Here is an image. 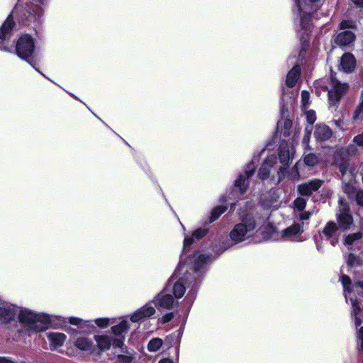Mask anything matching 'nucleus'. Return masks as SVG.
I'll return each instance as SVG.
<instances>
[{
    "label": "nucleus",
    "instance_id": "423d86ee",
    "mask_svg": "<svg viewBox=\"0 0 363 363\" xmlns=\"http://www.w3.org/2000/svg\"><path fill=\"white\" fill-rule=\"evenodd\" d=\"M240 223L236 224L230 233V239L235 243L242 242L250 237L256 228V221L254 216L248 213L240 215Z\"/></svg>",
    "mask_w": 363,
    "mask_h": 363
},
{
    "label": "nucleus",
    "instance_id": "e433bc0d",
    "mask_svg": "<svg viewBox=\"0 0 363 363\" xmlns=\"http://www.w3.org/2000/svg\"><path fill=\"white\" fill-rule=\"evenodd\" d=\"M337 214H350L348 203L342 199L339 200V213Z\"/></svg>",
    "mask_w": 363,
    "mask_h": 363
},
{
    "label": "nucleus",
    "instance_id": "bf43d9fd",
    "mask_svg": "<svg viewBox=\"0 0 363 363\" xmlns=\"http://www.w3.org/2000/svg\"><path fill=\"white\" fill-rule=\"evenodd\" d=\"M360 226H361L362 230H363V219H362L360 220Z\"/></svg>",
    "mask_w": 363,
    "mask_h": 363
},
{
    "label": "nucleus",
    "instance_id": "58836bf2",
    "mask_svg": "<svg viewBox=\"0 0 363 363\" xmlns=\"http://www.w3.org/2000/svg\"><path fill=\"white\" fill-rule=\"evenodd\" d=\"M294 208L299 211H303L306 206V201L305 199L298 197L294 201Z\"/></svg>",
    "mask_w": 363,
    "mask_h": 363
},
{
    "label": "nucleus",
    "instance_id": "aec40b11",
    "mask_svg": "<svg viewBox=\"0 0 363 363\" xmlns=\"http://www.w3.org/2000/svg\"><path fill=\"white\" fill-rule=\"evenodd\" d=\"M332 136V131L330 128L325 124L317 125L314 131V137L317 140L325 141Z\"/></svg>",
    "mask_w": 363,
    "mask_h": 363
},
{
    "label": "nucleus",
    "instance_id": "f704fd0d",
    "mask_svg": "<svg viewBox=\"0 0 363 363\" xmlns=\"http://www.w3.org/2000/svg\"><path fill=\"white\" fill-rule=\"evenodd\" d=\"M332 125H335L340 130H346L348 129V124L341 118L333 119L330 121Z\"/></svg>",
    "mask_w": 363,
    "mask_h": 363
},
{
    "label": "nucleus",
    "instance_id": "9b49d317",
    "mask_svg": "<svg viewBox=\"0 0 363 363\" xmlns=\"http://www.w3.org/2000/svg\"><path fill=\"white\" fill-rule=\"evenodd\" d=\"M19 311L11 303L0 299V325H5L13 320Z\"/></svg>",
    "mask_w": 363,
    "mask_h": 363
},
{
    "label": "nucleus",
    "instance_id": "79ce46f5",
    "mask_svg": "<svg viewBox=\"0 0 363 363\" xmlns=\"http://www.w3.org/2000/svg\"><path fill=\"white\" fill-rule=\"evenodd\" d=\"M95 324L99 328H105L109 325V319L106 318H97L94 320Z\"/></svg>",
    "mask_w": 363,
    "mask_h": 363
},
{
    "label": "nucleus",
    "instance_id": "49530a36",
    "mask_svg": "<svg viewBox=\"0 0 363 363\" xmlns=\"http://www.w3.org/2000/svg\"><path fill=\"white\" fill-rule=\"evenodd\" d=\"M301 213L298 215V218L301 221L307 220L311 216V213L310 211H300Z\"/></svg>",
    "mask_w": 363,
    "mask_h": 363
},
{
    "label": "nucleus",
    "instance_id": "c85d7f7f",
    "mask_svg": "<svg viewBox=\"0 0 363 363\" xmlns=\"http://www.w3.org/2000/svg\"><path fill=\"white\" fill-rule=\"evenodd\" d=\"M163 343V340L161 338H152L147 345V349L150 352H156L162 347Z\"/></svg>",
    "mask_w": 363,
    "mask_h": 363
},
{
    "label": "nucleus",
    "instance_id": "ea45409f",
    "mask_svg": "<svg viewBox=\"0 0 363 363\" xmlns=\"http://www.w3.org/2000/svg\"><path fill=\"white\" fill-rule=\"evenodd\" d=\"M306 118L309 125L308 126L309 128L312 127V125L316 121V115L315 112L313 110H310L306 113Z\"/></svg>",
    "mask_w": 363,
    "mask_h": 363
},
{
    "label": "nucleus",
    "instance_id": "412c9836",
    "mask_svg": "<svg viewBox=\"0 0 363 363\" xmlns=\"http://www.w3.org/2000/svg\"><path fill=\"white\" fill-rule=\"evenodd\" d=\"M279 157L283 167L286 165L291 159L290 147L286 141H282L279 145Z\"/></svg>",
    "mask_w": 363,
    "mask_h": 363
},
{
    "label": "nucleus",
    "instance_id": "a18cd8bd",
    "mask_svg": "<svg viewBox=\"0 0 363 363\" xmlns=\"http://www.w3.org/2000/svg\"><path fill=\"white\" fill-rule=\"evenodd\" d=\"M354 28V23L349 21H342L340 23V29L344 30L346 28Z\"/></svg>",
    "mask_w": 363,
    "mask_h": 363
},
{
    "label": "nucleus",
    "instance_id": "0eeeda50",
    "mask_svg": "<svg viewBox=\"0 0 363 363\" xmlns=\"http://www.w3.org/2000/svg\"><path fill=\"white\" fill-rule=\"evenodd\" d=\"M34 51V40L30 35H23L16 41L15 46V52L16 55L20 58L29 63L36 71H38L43 77H45V75L43 74L37 67V62L33 56ZM46 78L48 79L47 77Z\"/></svg>",
    "mask_w": 363,
    "mask_h": 363
},
{
    "label": "nucleus",
    "instance_id": "13d9d810",
    "mask_svg": "<svg viewBox=\"0 0 363 363\" xmlns=\"http://www.w3.org/2000/svg\"><path fill=\"white\" fill-rule=\"evenodd\" d=\"M359 173L362 176V183H363V164L361 165L359 167Z\"/></svg>",
    "mask_w": 363,
    "mask_h": 363
},
{
    "label": "nucleus",
    "instance_id": "7ed1b4c3",
    "mask_svg": "<svg viewBox=\"0 0 363 363\" xmlns=\"http://www.w3.org/2000/svg\"><path fill=\"white\" fill-rule=\"evenodd\" d=\"M297 5L299 17L296 19L295 23L298 25L300 29L298 33L301 35V41L302 42V51H305L306 47L308 46V38L309 33L311 32V15L320 6V0H295Z\"/></svg>",
    "mask_w": 363,
    "mask_h": 363
},
{
    "label": "nucleus",
    "instance_id": "6e6d98bb",
    "mask_svg": "<svg viewBox=\"0 0 363 363\" xmlns=\"http://www.w3.org/2000/svg\"><path fill=\"white\" fill-rule=\"evenodd\" d=\"M352 1L358 6H363V0H352Z\"/></svg>",
    "mask_w": 363,
    "mask_h": 363
},
{
    "label": "nucleus",
    "instance_id": "2f4dec72",
    "mask_svg": "<svg viewBox=\"0 0 363 363\" xmlns=\"http://www.w3.org/2000/svg\"><path fill=\"white\" fill-rule=\"evenodd\" d=\"M303 162L306 165L313 167L318 162V157L315 154L308 153L305 155Z\"/></svg>",
    "mask_w": 363,
    "mask_h": 363
},
{
    "label": "nucleus",
    "instance_id": "2eb2a0df",
    "mask_svg": "<svg viewBox=\"0 0 363 363\" xmlns=\"http://www.w3.org/2000/svg\"><path fill=\"white\" fill-rule=\"evenodd\" d=\"M280 192L277 189H271L264 197L261 199L262 206L267 209L277 208L279 206Z\"/></svg>",
    "mask_w": 363,
    "mask_h": 363
},
{
    "label": "nucleus",
    "instance_id": "f257e3e1",
    "mask_svg": "<svg viewBox=\"0 0 363 363\" xmlns=\"http://www.w3.org/2000/svg\"><path fill=\"white\" fill-rule=\"evenodd\" d=\"M208 231L206 228H199L194 230L191 236L186 235L184 237L182 255L174 273L175 276L181 277L173 284L172 283V279L167 284V285L169 284L168 289L173 292L174 297L177 299L184 296L187 288L189 289V291L186 299L192 301L195 298L203 274V268L210 259V256L199 253H194L187 259H185L184 256L191 245L204 237Z\"/></svg>",
    "mask_w": 363,
    "mask_h": 363
},
{
    "label": "nucleus",
    "instance_id": "f8f14e48",
    "mask_svg": "<svg viewBox=\"0 0 363 363\" xmlns=\"http://www.w3.org/2000/svg\"><path fill=\"white\" fill-rule=\"evenodd\" d=\"M303 232V226L295 223L285 228L281 233V240L284 241L302 242L301 234Z\"/></svg>",
    "mask_w": 363,
    "mask_h": 363
},
{
    "label": "nucleus",
    "instance_id": "393cba45",
    "mask_svg": "<svg viewBox=\"0 0 363 363\" xmlns=\"http://www.w3.org/2000/svg\"><path fill=\"white\" fill-rule=\"evenodd\" d=\"M95 340L101 350H107L111 347L112 340L107 335H95Z\"/></svg>",
    "mask_w": 363,
    "mask_h": 363
},
{
    "label": "nucleus",
    "instance_id": "603ef678",
    "mask_svg": "<svg viewBox=\"0 0 363 363\" xmlns=\"http://www.w3.org/2000/svg\"><path fill=\"white\" fill-rule=\"evenodd\" d=\"M0 363H15L11 358L0 357Z\"/></svg>",
    "mask_w": 363,
    "mask_h": 363
},
{
    "label": "nucleus",
    "instance_id": "a19ab883",
    "mask_svg": "<svg viewBox=\"0 0 363 363\" xmlns=\"http://www.w3.org/2000/svg\"><path fill=\"white\" fill-rule=\"evenodd\" d=\"M309 99H310L309 92L307 91H302V92H301V103H302V106L303 108H306L308 106Z\"/></svg>",
    "mask_w": 363,
    "mask_h": 363
},
{
    "label": "nucleus",
    "instance_id": "864d4df0",
    "mask_svg": "<svg viewBox=\"0 0 363 363\" xmlns=\"http://www.w3.org/2000/svg\"><path fill=\"white\" fill-rule=\"evenodd\" d=\"M113 345L115 347H121L123 345V342L120 339H116L113 342Z\"/></svg>",
    "mask_w": 363,
    "mask_h": 363
},
{
    "label": "nucleus",
    "instance_id": "f3484780",
    "mask_svg": "<svg viewBox=\"0 0 363 363\" xmlns=\"http://www.w3.org/2000/svg\"><path fill=\"white\" fill-rule=\"evenodd\" d=\"M340 230V228L335 222L330 221L326 224L322 233L327 239L330 240V244L333 246H335V244L338 242L337 235Z\"/></svg>",
    "mask_w": 363,
    "mask_h": 363
},
{
    "label": "nucleus",
    "instance_id": "b1692460",
    "mask_svg": "<svg viewBox=\"0 0 363 363\" xmlns=\"http://www.w3.org/2000/svg\"><path fill=\"white\" fill-rule=\"evenodd\" d=\"M339 228L342 230H347L353 223L351 214H337Z\"/></svg>",
    "mask_w": 363,
    "mask_h": 363
},
{
    "label": "nucleus",
    "instance_id": "c756f323",
    "mask_svg": "<svg viewBox=\"0 0 363 363\" xmlns=\"http://www.w3.org/2000/svg\"><path fill=\"white\" fill-rule=\"evenodd\" d=\"M128 325L129 324L127 320H122L119 324L111 328L112 333L117 336H121L128 330Z\"/></svg>",
    "mask_w": 363,
    "mask_h": 363
},
{
    "label": "nucleus",
    "instance_id": "680f3d73",
    "mask_svg": "<svg viewBox=\"0 0 363 363\" xmlns=\"http://www.w3.org/2000/svg\"><path fill=\"white\" fill-rule=\"evenodd\" d=\"M362 133H363V132H362Z\"/></svg>",
    "mask_w": 363,
    "mask_h": 363
},
{
    "label": "nucleus",
    "instance_id": "4d7b16f0",
    "mask_svg": "<svg viewBox=\"0 0 363 363\" xmlns=\"http://www.w3.org/2000/svg\"><path fill=\"white\" fill-rule=\"evenodd\" d=\"M353 258V255H350L348 257V260H347V264L348 265L350 266H352V259Z\"/></svg>",
    "mask_w": 363,
    "mask_h": 363
},
{
    "label": "nucleus",
    "instance_id": "dca6fc26",
    "mask_svg": "<svg viewBox=\"0 0 363 363\" xmlns=\"http://www.w3.org/2000/svg\"><path fill=\"white\" fill-rule=\"evenodd\" d=\"M323 181L320 179H312L308 182L301 184L298 186V191L302 196H311L318 191L323 185Z\"/></svg>",
    "mask_w": 363,
    "mask_h": 363
},
{
    "label": "nucleus",
    "instance_id": "1a4fd4ad",
    "mask_svg": "<svg viewBox=\"0 0 363 363\" xmlns=\"http://www.w3.org/2000/svg\"><path fill=\"white\" fill-rule=\"evenodd\" d=\"M255 170V166L252 161L246 165L245 169L239 174L238 177L234 182L235 191L238 190L235 198L240 199L247 191L249 187V178L254 174Z\"/></svg>",
    "mask_w": 363,
    "mask_h": 363
},
{
    "label": "nucleus",
    "instance_id": "7c9ffc66",
    "mask_svg": "<svg viewBox=\"0 0 363 363\" xmlns=\"http://www.w3.org/2000/svg\"><path fill=\"white\" fill-rule=\"evenodd\" d=\"M227 210L226 206H218L215 207L211 213L210 222L212 223L217 220L220 215L225 213Z\"/></svg>",
    "mask_w": 363,
    "mask_h": 363
},
{
    "label": "nucleus",
    "instance_id": "052dcab7",
    "mask_svg": "<svg viewBox=\"0 0 363 363\" xmlns=\"http://www.w3.org/2000/svg\"><path fill=\"white\" fill-rule=\"evenodd\" d=\"M235 206V203H232L231 206H230V211H233L234 207Z\"/></svg>",
    "mask_w": 363,
    "mask_h": 363
},
{
    "label": "nucleus",
    "instance_id": "a878e982",
    "mask_svg": "<svg viewBox=\"0 0 363 363\" xmlns=\"http://www.w3.org/2000/svg\"><path fill=\"white\" fill-rule=\"evenodd\" d=\"M292 127V121L290 119L279 121L277 123V128L280 134L284 137H288L290 135V130Z\"/></svg>",
    "mask_w": 363,
    "mask_h": 363
},
{
    "label": "nucleus",
    "instance_id": "39448f33",
    "mask_svg": "<svg viewBox=\"0 0 363 363\" xmlns=\"http://www.w3.org/2000/svg\"><path fill=\"white\" fill-rule=\"evenodd\" d=\"M341 282L344 288L345 298L346 301L350 299L352 305V315L354 317V323L356 326L360 325L362 320L360 318L361 308L357 298L354 296L357 293L363 296V281H354L351 286L350 278L343 274L341 277Z\"/></svg>",
    "mask_w": 363,
    "mask_h": 363
},
{
    "label": "nucleus",
    "instance_id": "37998d69",
    "mask_svg": "<svg viewBox=\"0 0 363 363\" xmlns=\"http://www.w3.org/2000/svg\"><path fill=\"white\" fill-rule=\"evenodd\" d=\"M339 170L342 176H345L348 171L352 174L351 170H349V163L347 162H343L339 165Z\"/></svg>",
    "mask_w": 363,
    "mask_h": 363
},
{
    "label": "nucleus",
    "instance_id": "3c124183",
    "mask_svg": "<svg viewBox=\"0 0 363 363\" xmlns=\"http://www.w3.org/2000/svg\"><path fill=\"white\" fill-rule=\"evenodd\" d=\"M356 152H357V148H356L355 145H351L347 147V152L349 155L355 154Z\"/></svg>",
    "mask_w": 363,
    "mask_h": 363
},
{
    "label": "nucleus",
    "instance_id": "9d476101",
    "mask_svg": "<svg viewBox=\"0 0 363 363\" xmlns=\"http://www.w3.org/2000/svg\"><path fill=\"white\" fill-rule=\"evenodd\" d=\"M169 285L155 298L153 300L154 305L158 310H170L174 304V300L171 295V290L168 289Z\"/></svg>",
    "mask_w": 363,
    "mask_h": 363
},
{
    "label": "nucleus",
    "instance_id": "bb28decb",
    "mask_svg": "<svg viewBox=\"0 0 363 363\" xmlns=\"http://www.w3.org/2000/svg\"><path fill=\"white\" fill-rule=\"evenodd\" d=\"M74 345L81 350H89L92 345V341L86 337L81 336L76 339Z\"/></svg>",
    "mask_w": 363,
    "mask_h": 363
},
{
    "label": "nucleus",
    "instance_id": "8fccbe9b",
    "mask_svg": "<svg viewBox=\"0 0 363 363\" xmlns=\"http://www.w3.org/2000/svg\"><path fill=\"white\" fill-rule=\"evenodd\" d=\"M174 318V313H166L162 316V320L163 323H166L169 322L172 318Z\"/></svg>",
    "mask_w": 363,
    "mask_h": 363
},
{
    "label": "nucleus",
    "instance_id": "4be33fe9",
    "mask_svg": "<svg viewBox=\"0 0 363 363\" xmlns=\"http://www.w3.org/2000/svg\"><path fill=\"white\" fill-rule=\"evenodd\" d=\"M356 64L354 56L350 53H345L341 57L340 66L345 72H351Z\"/></svg>",
    "mask_w": 363,
    "mask_h": 363
},
{
    "label": "nucleus",
    "instance_id": "5fc2aeb1",
    "mask_svg": "<svg viewBox=\"0 0 363 363\" xmlns=\"http://www.w3.org/2000/svg\"><path fill=\"white\" fill-rule=\"evenodd\" d=\"M158 363H174V362L169 358H164L160 359Z\"/></svg>",
    "mask_w": 363,
    "mask_h": 363
},
{
    "label": "nucleus",
    "instance_id": "6ab92c4d",
    "mask_svg": "<svg viewBox=\"0 0 363 363\" xmlns=\"http://www.w3.org/2000/svg\"><path fill=\"white\" fill-rule=\"evenodd\" d=\"M355 39V35L350 30L341 32L337 35L334 41L340 46H346L352 43Z\"/></svg>",
    "mask_w": 363,
    "mask_h": 363
},
{
    "label": "nucleus",
    "instance_id": "c9c22d12",
    "mask_svg": "<svg viewBox=\"0 0 363 363\" xmlns=\"http://www.w3.org/2000/svg\"><path fill=\"white\" fill-rule=\"evenodd\" d=\"M311 131H312V127H310V128L308 127H306L305 129V135L302 140V144H303V146L304 147L305 150L310 149L308 144H309V140H310Z\"/></svg>",
    "mask_w": 363,
    "mask_h": 363
},
{
    "label": "nucleus",
    "instance_id": "20e7f679",
    "mask_svg": "<svg viewBox=\"0 0 363 363\" xmlns=\"http://www.w3.org/2000/svg\"><path fill=\"white\" fill-rule=\"evenodd\" d=\"M21 325L28 332L38 333L47 330L52 316L46 313H38L28 308H21L18 313Z\"/></svg>",
    "mask_w": 363,
    "mask_h": 363
},
{
    "label": "nucleus",
    "instance_id": "09e8293b",
    "mask_svg": "<svg viewBox=\"0 0 363 363\" xmlns=\"http://www.w3.org/2000/svg\"><path fill=\"white\" fill-rule=\"evenodd\" d=\"M354 143L359 147L363 146V133L355 136L353 139Z\"/></svg>",
    "mask_w": 363,
    "mask_h": 363
},
{
    "label": "nucleus",
    "instance_id": "c03bdc74",
    "mask_svg": "<svg viewBox=\"0 0 363 363\" xmlns=\"http://www.w3.org/2000/svg\"><path fill=\"white\" fill-rule=\"evenodd\" d=\"M357 337L358 340V344L359 345V349L363 351V326L361 327L357 333Z\"/></svg>",
    "mask_w": 363,
    "mask_h": 363
},
{
    "label": "nucleus",
    "instance_id": "5701e85b",
    "mask_svg": "<svg viewBox=\"0 0 363 363\" xmlns=\"http://www.w3.org/2000/svg\"><path fill=\"white\" fill-rule=\"evenodd\" d=\"M301 74V67L299 65H294L292 69L288 72L286 79V85L288 87H294Z\"/></svg>",
    "mask_w": 363,
    "mask_h": 363
},
{
    "label": "nucleus",
    "instance_id": "473e14b6",
    "mask_svg": "<svg viewBox=\"0 0 363 363\" xmlns=\"http://www.w3.org/2000/svg\"><path fill=\"white\" fill-rule=\"evenodd\" d=\"M69 323L74 325H79V326H86L89 327L90 325H93L91 324V321L90 320H83L81 318L76 317H70L69 318Z\"/></svg>",
    "mask_w": 363,
    "mask_h": 363
},
{
    "label": "nucleus",
    "instance_id": "ddd939ff",
    "mask_svg": "<svg viewBox=\"0 0 363 363\" xmlns=\"http://www.w3.org/2000/svg\"><path fill=\"white\" fill-rule=\"evenodd\" d=\"M288 177L290 179L298 180L300 174L298 172V164L296 163L289 172L285 167H280L277 171V179L274 177L272 179L274 185L278 184L283 179Z\"/></svg>",
    "mask_w": 363,
    "mask_h": 363
},
{
    "label": "nucleus",
    "instance_id": "cd10ccee",
    "mask_svg": "<svg viewBox=\"0 0 363 363\" xmlns=\"http://www.w3.org/2000/svg\"><path fill=\"white\" fill-rule=\"evenodd\" d=\"M48 337L52 344L55 346H61L65 341L66 335L60 333H50Z\"/></svg>",
    "mask_w": 363,
    "mask_h": 363
},
{
    "label": "nucleus",
    "instance_id": "f03ea898",
    "mask_svg": "<svg viewBox=\"0 0 363 363\" xmlns=\"http://www.w3.org/2000/svg\"><path fill=\"white\" fill-rule=\"evenodd\" d=\"M50 0H19L13 11L7 17L0 28V50L11 52V48L6 45L10 39L12 32L16 28L13 18L14 13L18 22L24 26H31L38 23L44 13V7L47 6Z\"/></svg>",
    "mask_w": 363,
    "mask_h": 363
},
{
    "label": "nucleus",
    "instance_id": "72a5a7b5",
    "mask_svg": "<svg viewBox=\"0 0 363 363\" xmlns=\"http://www.w3.org/2000/svg\"><path fill=\"white\" fill-rule=\"evenodd\" d=\"M362 234L359 232L349 234L345 239V244L347 245H352L356 240L362 238Z\"/></svg>",
    "mask_w": 363,
    "mask_h": 363
},
{
    "label": "nucleus",
    "instance_id": "4c0bfd02",
    "mask_svg": "<svg viewBox=\"0 0 363 363\" xmlns=\"http://www.w3.org/2000/svg\"><path fill=\"white\" fill-rule=\"evenodd\" d=\"M362 115H363V92L362 94V102L359 105V106L357 108L354 113L353 116V120L357 121L359 119H362Z\"/></svg>",
    "mask_w": 363,
    "mask_h": 363
},
{
    "label": "nucleus",
    "instance_id": "6e6552de",
    "mask_svg": "<svg viewBox=\"0 0 363 363\" xmlns=\"http://www.w3.org/2000/svg\"><path fill=\"white\" fill-rule=\"evenodd\" d=\"M348 89L347 83L340 82L333 73L330 74L328 84L325 86L328 91L330 108L336 109L337 104Z\"/></svg>",
    "mask_w": 363,
    "mask_h": 363
},
{
    "label": "nucleus",
    "instance_id": "a211bd4d",
    "mask_svg": "<svg viewBox=\"0 0 363 363\" xmlns=\"http://www.w3.org/2000/svg\"><path fill=\"white\" fill-rule=\"evenodd\" d=\"M276 164L277 157L274 155L268 156L258 171L259 178L262 180L267 179L269 176L271 168Z\"/></svg>",
    "mask_w": 363,
    "mask_h": 363
},
{
    "label": "nucleus",
    "instance_id": "de8ad7c7",
    "mask_svg": "<svg viewBox=\"0 0 363 363\" xmlns=\"http://www.w3.org/2000/svg\"><path fill=\"white\" fill-rule=\"evenodd\" d=\"M356 202L359 206H363V190H359L357 192Z\"/></svg>",
    "mask_w": 363,
    "mask_h": 363
},
{
    "label": "nucleus",
    "instance_id": "4468645a",
    "mask_svg": "<svg viewBox=\"0 0 363 363\" xmlns=\"http://www.w3.org/2000/svg\"><path fill=\"white\" fill-rule=\"evenodd\" d=\"M154 302L147 303L143 307L137 310L130 317V320L137 323L145 318H150L155 313V308L153 306Z\"/></svg>",
    "mask_w": 363,
    "mask_h": 363
}]
</instances>
